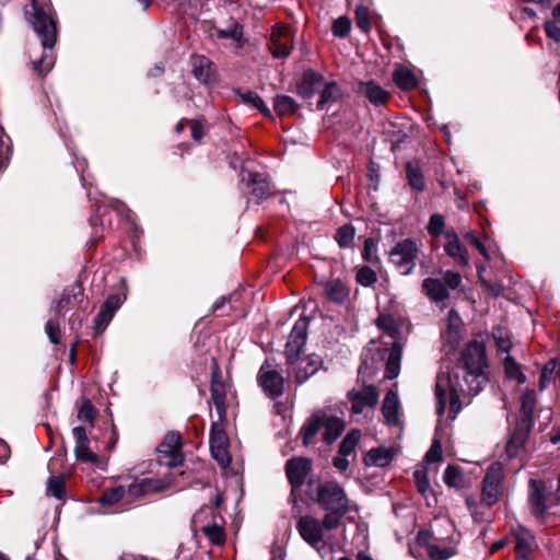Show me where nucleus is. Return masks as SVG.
<instances>
[{
	"mask_svg": "<svg viewBox=\"0 0 560 560\" xmlns=\"http://www.w3.org/2000/svg\"><path fill=\"white\" fill-rule=\"evenodd\" d=\"M488 362L486 346L482 340H472L466 345L460 353L456 366L442 370L436 377L435 398L436 412L442 415L448 405V417L455 419L462 410L459 395L475 396L488 383Z\"/></svg>",
	"mask_w": 560,
	"mask_h": 560,
	"instance_id": "f257e3e1",
	"label": "nucleus"
},
{
	"mask_svg": "<svg viewBox=\"0 0 560 560\" xmlns=\"http://www.w3.org/2000/svg\"><path fill=\"white\" fill-rule=\"evenodd\" d=\"M375 323L390 339V342L384 341L383 343L392 347L388 349L376 341H370L361 355L362 366L360 372L362 369L377 368V362L386 360L385 377L393 380L399 374L402 352L401 340L410 332L411 324L405 306L393 296H389L386 304L381 307Z\"/></svg>",
	"mask_w": 560,
	"mask_h": 560,
	"instance_id": "f03ea898",
	"label": "nucleus"
},
{
	"mask_svg": "<svg viewBox=\"0 0 560 560\" xmlns=\"http://www.w3.org/2000/svg\"><path fill=\"white\" fill-rule=\"evenodd\" d=\"M34 32L40 39L43 54L39 57H31L34 72L45 77L54 67L55 55L52 48L57 42V26L51 13L33 3V14L30 19Z\"/></svg>",
	"mask_w": 560,
	"mask_h": 560,
	"instance_id": "7ed1b4c3",
	"label": "nucleus"
},
{
	"mask_svg": "<svg viewBox=\"0 0 560 560\" xmlns=\"http://www.w3.org/2000/svg\"><path fill=\"white\" fill-rule=\"evenodd\" d=\"M316 503L326 512L325 525L328 528H337L349 511V499L343 488L336 481L318 485Z\"/></svg>",
	"mask_w": 560,
	"mask_h": 560,
	"instance_id": "20e7f679",
	"label": "nucleus"
},
{
	"mask_svg": "<svg viewBox=\"0 0 560 560\" xmlns=\"http://www.w3.org/2000/svg\"><path fill=\"white\" fill-rule=\"evenodd\" d=\"M453 534V524L446 517H436L428 532L422 529V542L429 538L438 541V544H432L428 547L431 560H447L456 555L457 540Z\"/></svg>",
	"mask_w": 560,
	"mask_h": 560,
	"instance_id": "39448f33",
	"label": "nucleus"
},
{
	"mask_svg": "<svg viewBox=\"0 0 560 560\" xmlns=\"http://www.w3.org/2000/svg\"><path fill=\"white\" fill-rule=\"evenodd\" d=\"M332 529L325 525V516L319 521L312 515H303L296 522V530L301 538L318 553L325 550L328 545L325 532Z\"/></svg>",
	"mask_w": 560,
	"mask_h": 560,
	"instance_id": "423d86ee",
	"label": "nucleus"
},
{
	"mask_svg": "<svg viewBox=\"0 0 560 560\" xmlns=\"http://www.w3.org/2000/svg\"><path fill=\"white\" fill-rule=\"evenodd\" d=\"M462 278L459 273L454 271H446L442 279H425L422 283L428 298L440 304L441 307L445 306V301L450 298V290H455L459 287Z\"/></svg>",
	"mask_w": 560,
	"mask_h": 560,
	"instance_id": "0eeeda50",
	"label": "nucleus"
},
{
	"mask_svg": "<svg viewBox=\"0 0 560 560\" xmlns=\"http://www.w3.org/2000/svg\"><path fill=\"white\" fill-rule=\"evenodd\" d=\"M503 466L495 462L489 466L482 481L481 501L487 506L493 505L502 493Z\"/></svg>",
	"mask_w": 560,
	"mask_h": 560,
	"instance_id": "6e6552de",
	"label": "nucleus"
},
{
	"mask_svg": "<svg viewBox=\"0 0 560 560\" xmlns=\"http://www.w3.org/2000/svg\"><path fill=\"white\" fill-rule=\"evenodd\" d=\"M210 451L212 457L220 466L226 467L230 465L229 439L224 430V422H220L219 420L211 425Z\"/></svg>",
	"mask_w": 560,
	"mask_h": 560,
	"instance_id": "1a4fd4ad",
	"label": "nucleus"
},
{
	"mask_svg": "<svg viewBox=\"0 0 560 560\" xmlns=\"http://www.w3.org/2000/svg\"><path fill=\"white\" fill-rule=\"evenodd\" d=\"M557 501V494L546 493V486L542 481L529 480L528 502L533 515L541 517L545 511L556 504Z\"/></svg>",
	"mask_w": 560,
	"mask_h": 560,
	"instance_id": "9d476101",
	"label": "nucleus"
},
{
	"mask_svg": "<svg viewBox=\"0 0 560 560\" xmlns=\"http://www.w3.org/2000/svg\"><path fill=\"white\" fill-rule=\"evenodd\" d=\"M307 326L308 322L304 317L295 322L284 348L287 364H292L294 360L300 358L307 339Z\"/></svg>",
	"mask_w": 560,
	"mask_h": 560,
	"instance_id": "9b49d317",
	"label": "nucleus"
},
{
	"mask_svg": "<svg viewBox=\"0 0 560 560\" xmlns=\"http://www.w3.org/2000/svg\"><path fill=\"white\" fill-rule=\"evenodd\" d=\"M160 459L167 466H178L183 463L182 436L178 432H168L158 446Z\"/></svg>",
	"mask_w": 560,
	"mask_h": 560,
	"instance_id": "f8f14e48",
	"label": "nucleus"
},
{
	"mask_svg": "<svg viewBox=\"0 0 560 560\" xmlns=\"http://www.w3.org/2000/svg\"><path fill=\"white\" fill-rule=\"evenodd\" d=\"M323 365L319 355L310 354L307 357L294 360V363L288 364V375L293 376L298 384H303L314 375Z\"/></svg>",
	"mask_w": 560,
	"mask_h": 560,
	"instance_id": "ddd939ff",
	"label": "nucleus"
},
{
	"mask_svg": "<svg viewBox=\"0 0 560 560\" xmlns=\"http://www.w3.org/2000/svg\"><path fill=\"white\" fill-rule=\"evenodd\" d=\"M351 401V411L355 415L363 413L366 409H374L378 402V392L375 386L369 385L348 393Z\"/></svg>",
	"mask_w": 560,
	"mask_h": 560,
	"instance_id": "4468645a",
	"label": "nucleus"
},
{
	"mask_svg": "<svg viewBox=\"0 0 560 560\" xmlns=\"http://www.w3.org/2000/svg\"><path fill=\"white\" fill-rule=\"evenodd\" d=\"M257 381L270 398H277L283 394L282 375L278 371L270 369L267 362L261 365Z\"/></svg>",
	"mask_w": 560,
	"mask_h": 560,
	"instance_id": "2eb2a0df",
	"label": "nucleus"
},
{
	"mask_svg": "<svg viewBox=\"0 0 560 560\" xmlns=\"http://www.w3.org/2000/svg\"><path fill=\"white\" fill-rule=\"evenodd\" d=\"M355 92L375 107L384 106L392 96L389 91L374 80L360 81Z\"/></svg>",
	"mask_w": 560,
	"mask_h": 560,
	"instance_id": "dca6fc26",
	"label": "nucleus"
},
{
	"mask_svg": "<svg viewBox=\"0 0 560 560\" xmlns=\"http://www.w3.org/2000/svg\"><path fill=\"white\" fill-rule=\"evenodd\" d=\"M168 481L160 478H143L128 486V502L165 490Z\"/></svg>",
	"mask_w": 560,
	"mask_h": 560,
	"instance_id": "f3484780",
	"label": "nucleus"
},
{
	"mask_svg": "<svg viewBox=\"0 0 560 560\" xmlns=\"http://www.w3.org/2000/svg\"><path fill=\"white\" fill-rule=\"evenodd\" d=\"M269 49L277 59L287 58L290 55L292 45L289 32L284 26L277 25L272 28Z\"/></svg>",
	"mask_w": 560,
	"mask_h": 560,
	"instance_id": "a211bd4d",
	"label": "nucleus"
},
{
	"mask_svg": "<svg viewBox=\"0 0 560 560\" xmlns=\"http://www.w3.org/2000/svg\"><path fill=\"white\" fill-rule=\"evenodd\" d=\"M125 298L122 299L118 294H112L105 300L94 319L96 332L101 334L105 330L116 311L121 306Z\"/></svg>",
	"mask_w": 560,
	"mask_h": 560,
	"instance_id": "6ab92c4d",
	"label": "nucleus"
},
{
	"mask_svg": "<svg viewBox=\"0 0 560 560\" xmlns=\"http://www.w3.org/2000/svg\"><path fill=\"white\" fill-rule=\"evenodd\" d=\"M513 536L517 560H532L536 547L534 535L527 528L518 526L513 530Z\"/></svg>",
	"mask_w": 560,
	"mask_h": 560,
	"instance_id": "aec40b11",
	"label": "nucleus"
},
{
	"mask_svg": "<svg viewBox=\"0 0 560 560\" xmlns=\"http://www.w3.org/2000/svg\"><path fill=\"white\" fill-rule=\"evenodd\" d=\"M382 415L387 425L397 428L401 425L400 401L394 389H389L384 397Z\"/></svg>",
	"mask_w": 560,
	"mask_h": 560,
	"instance_id": "412c9836",
	"label": "nucleus"
},
{
	"mask_svg": "<svg viewBox=\"0 0 560 560\" xmlns=\"http://www.w3.org/2000/svg\"><path fill=\"white\" fill-rule=\"evenodd\" d=\"M310 470L311 462L306 458H292L287 462L285 472L293 490L303 486Z\"/></svg>",
	"mask_w": 560,
	"mask_h": 560,
	"instance_id": "4be33fe9",
	"label": "nucleus"
},
{
	"mask_svg": "<svg viewBox=\"0 0 560 560\" xmlns=\"http://www.w3.org/2000/svg\"><path fill=\"white\" fill-rule=\"evenodd\" d=\"M397 454V450L393 446H377L371 448L364 456L363 462L366 466L386 467Z\"/></svg>",
	"mask_w": 560,
	"mask_h": 560,
	"instance_id": "5701e85b",
	"label": "nucleus"
},
{
	"mask_svg": "<svg viewBox=\"0 0 560 560\" xmlns=\"http://www.w3.org/2000/svg\"><path fill=\"white\" fill-rule=\"evenodd\" d=\"M191 67L194 77L201 83L208 84L213 80L214 67L212 61L202 55L191 57Z\"/></svg>",
	"mask_w": 560,
	"mask_h": 560,
	"instance_id": "b1692460",
	"label": "nucleus"
},
{
	"mask_svg": "<svg viewBox=\"0 0 560 560\" xmlns=\"http://www.w3.org/2000/svg\"><path fill=\"white\" fill-rule=\"evenodd\" d=\"M323 441L332 444L343 432L345 421L340 417L323 411Z\"/></svg>",
	"mask_w": 560,
	"mask_h": 560,
	"instance_id": "393cba45",
	"label": "nucleus"
},
{
	"mask_svg": "<svg viewBox=\"0 0 560 560\" xmlns=\"http://www.w3.org/2000/svg\"><path fill=\"white\" fill-rule=\"evenodd\" d=\"M323 82L324 78L322 74L312 69L305 70L301 82L298 84V94L303 98H311Z\"/></svg>",
	"mask_w": 560,
	"mask_h": 560,
	"instance_id": "a878e982",
	"label": "nucleus"
},
{
	"mask_svg": "<svg viewBox=\"0 0 560 560\" xmlns=\"http://www.w3.org/2000/svg\"><path fill=\"white\" fill-rule=\"evenodd\" d=\"M529 430L530 425H527L525 422L516 423L505 446V452L510 458L517 455L518 451L522 448L527 439Z\"/></svg>",
	"mask_w": 560,
	"mask_h": 560,
	"instance_id": "bb28decb",
	"label": "nucleus"
},
{
	"mask_svg": "<svg viewBox=\"0 0 560 560\" xmlns=\"http://www.w3.org/2000/svg\"><path fill=\"white\" fill-rule=\"evenodd\" d=\"M210 392L211 400L215 407V411L218 415V420L220 422H224L226 419V389L224 383L213 377L211 382Z\"/></svg>",
	"mask_w": 560,
	"mask_h": 560,
	"instance_id": "cd10ccee",
	"label": "nucleus"
},
{
	"mask_svg": "<svg viewBox=\"0 0 560 560\" xmlns=\"http://www.w3.org/2000/svg\"><path fill=\"white\" fill-rule=\"evenodd\" d=\"M83 295V289L80 283L74 282L71 285H68L63 292L61 298L55 303L51 307V311L57 315L61 314L68 305L73 302H80L79 298Z\"/></svg>",
	"mask_w": 560,
	"mask_h": 560,
	"instance_id": "c85d7f7f",
	"label": "nucleus"
},
{
	"mask_svg": "<svg viewBox=\"0 0 560 560\" xmlns=\"http://www.w3.org/2000/svg\"><path fill=\"white\" fill-rule=\"evenodd\" d=\"M413 247H393L389 252L390 260L397 265L400 273H409L416 266L413 257L410 256V252Z\"/></svg>",
	"mask_w": 560,
	"mask_h": 560,
	"instance_id": "c756f323",
	"label": "nucleus"
},
{
	"mask_svg": "<svg viewBox=\"0 0 560 560\" xmlns=\"http://www.w3.org/2000/svg\"><path fill=\"white\" fill-rule=\"evenodd\" d=\"M323 430V411L313 413L301 429L302 441L305 446L311 445L315 436Z\"/></svg>",
	"mask_w": 560,
	"mask_h": 560,
	"instance_id": "7c9ffc66",
	"label": "nucleus"
},
{
	"mask_svg": "<svg viewBox=\"0 0 560 560\" xmlns=\"http://www.w3.org/2000/svg\"><path fill=\"white\" fill-rule=\"evenodd\" d=\"M427 230L429 234L432 236L445 234L447 245H457L458 243V238L454 232L445 231L444 218L439 213L431 215L429 223L427 225Z\"/></svg>",
	"mask_w": 560,
	"mask_h": 560,
	"instance_id": "2f4dec72",
	"label": "nucleus"
},
{
	"mask_svg": "<svg viewBox=\"0 0 560 560\" xmlns=\"http://www.w3.org/2000/svg\"><path fill=\"white\" fill-rule=\"evenodd\" d=\"M324 293L329 301L341 304L349 296V289L341 280L332 279L326 282Z\"/></svg>",
	"mask_w": 560,
	"mask_h": 560,
	"instance_id": "473e14b6",
	"label": "nucleus"
},
{
	"mask_svg": "<svg viewBox=\"0 0 560 560\" xmlns=\"http://www.w3.org/2000/svg\"><path fill=\"white\" fill-rule=\"evenodd\" d=\"M393 81L402 91H409L417 86L416 74L405 66H397L393 72Z\"/></svg>",
	"mask_w": 560,
	"mask_h": 560,
	"instance_id": "72a5a7b5",
	"label": "nucleus"
},
{
	"mask_svg": "<svg viewBox=\"0 0 560 560\" xmlns=\"http://www.w3.org/2000/svg\"><path fill=\"white\" fill-rule=\"evenodd\" d=\"M522 418L518 422H525L527 425H532L533 415L536 406V394L534 390L527 389L522 395Z\"/></svg>",
	"mask_w": 560,
	"mask_h": 560,
	"instance_id": "f704fd0d",
	"label": "nucleus"
},
{
	"mask_svg": "<svg viewBox=\"0 0 560 560\" xmlns=\"http://www.w3.org/2000/svg\"><path fill=\"white\" fill-rule=\"evenodd\" d=\"M237 95L240 96V98L242 100V102L244 104L258 109L265 116H268V117L271 116L270 109L268 108V106L265 104L262 98L256 92L238 91Z\"/></svg>",
	"mask_w": 560,
	"mask_h": 560,
	"instance_id": "c9c22d12",
	"label": "nucleus"
},
{
	"mask_svg": "<svg viewBox=\"0 0 560 560\" xmlns=\"http://www.w3.org/2000/svg\"><path fill=\"white\" fill-rule=\"evenodd\" d=\"M252 196L256 198L257 202L262 201L270 195V185L259 174H253L250 176Z\"/></svg>",
	"mask_w": 560,
	"mask_h": 560,
	"instance_id": "e433bc0d",
	"label": "nucleus"
},
{
	"mask_svg": "<svg viewBox=\"0 0 560 560\" xmlns=\"http://www.w3.org/2000/svg\"><path fill=\"white\" fill-rule=\"evenodd\" d=\"M124 498L128 500V488L126 489L124 486H116L105 490L98 499V503L103 505H113L121 501Z\"/></svg>",
	"mask_w": 560,
	"mask_h": 560,
	"instance_id": "4c0bfd02",
	"label": "nucleus"
},
{
	"mask_svg": "<svg viewBox=\"0 0 560 560\" xmlns=\"http://www.w3.org/2000/svg\"><path fill=\"white\" fill-rule=\"evenodd\" d=\"M443 460V451H442V438L439 432L435 433V436L432 441V444L424 456V462L427 465L440 464Z\"/></svg>",
	"mask_w": 560,
	"mask_h": 560,
	"instance_id": "58836bf2",
	"label": "nucleus"
},
{
	"mask_svg": "<svg viewBox=\"0 0 560 560\" xmlns=\"http://www.w3.org/2000/svg\"><path fill=\"white\" fill-rule=\"evenodd\" d=\"M273 108L278 115H291L299 108L298 103L288 95H278L273 102Z\"/></svg>",
	"mask_w": 560,
	"mask_h": 560,
	"instance_id": "ea45409f",
	"label": "nucleus"
},
{
	"mask_svg": "<svg viewBox=\"0 0 560 560\" xmlns=\"http://www.w3.org/2000/svg\"><path fill=\"white\" fill-rule=\"evenodd\" d=\"M361 439V431L358 429H352L347 433V435L342 439L339 445V454L343 456H349L352 454Z\"/></svg>",
	"mask_w": 560,
	"mask_h": 560,
	"instance_id": "a19ab883",
	"label": "nucleus"
},
{
	"mask_svg": "<svg viewBox=\"0 0 560 560\" xmlns=\"http://www.w3.org/2000/svg\"><path fill=\"white\" fill-rule=\"evenodd\" d=\"M340 94L339 86L336 82H328L320 92L317 107L323 109L327 104L335 102Z\"/></svg>",
	"mask_w": 560,
	"mask_h": 560,
	"instance_id": "79ce46f5",
	"label": "nucleus"
},
{
	"mask_svg": "<svg viewBox=\"0 0 560 560\" xmlns=\"http://www.w3.org/2000/svg\"><path fill=\"white\" fill-rule=\"evenodd\" d=\"M504 371L509 378L516 380L518 384H523L526 381L525 374L521 371V366L516 363V361L511 357L506 355L504 361Z\"/></svg>",
	"mask_w": 560,
	"mask_h": 560,
	"instance_id": "37998d69",
	"label": "nucleus"
},
{
	"mask_svg": "<svg viewBox=\"0 0 560 560\" xmlns=\"http://www.w3.org/2000/svg\"><path fill=\"white\" fill-rule=\"evenodd\" d=\"M113 208L117 212V214L126 221L130 230H133V236L136 237L138 233V228L136 226L132 211L124 202L118 200H116L113 203Z\"/></svg>",
	"mask_w": 560,
	"mask_h": 560,
	"instance_id": "c03bdc74",
	"label": "nucleus"
},
{
	"mask_svg": "<svg viewBox=\"0 0 560 560\" xmlns=\"http://www.w3.org/2000/svg\"><path fill=\"white\" fill-rule=\"evenodd\" d=\"M357 281L363 287H370L377 280L376 272L369 266L359 267L355 275Z\"/></svg>",
	"mask_w": 560,
	"mask_h": 560,
	"instance_id": "a18cd8bd",
	"label": "nucleus"
},
{
	"mask_svg": "<svg viewBox=\"0 0 560 560\" xmlns=\"http://www.w3.org/2000/svg\"><path fill=\"white\" fill-rule=\"evenodd\" d=\"M202 532L214 545H222L225 541L224 530L217 524L205 526Z\"/></svg>",
	"mask_w": 560,
	"mask_h": 560,
	"instance_id": "49530a36",
	"label": "nucleus"
},
{
	"mask_svg": "<svg viewBox=\"0 0 560 560\" xmlns=\"http://www.w3.org/2000/svg\"><path fill=\"white\" fill-rule=\"evenodd\" d=\"M90 442L85 443H75L74 453L79 460L85 463H96L98 457L95 453H93L89 447Z\"/></svg>",
	"mask_w": 560,
	"mask_h": 560,
	"instance_id": "de8ad7c7",
	"label": "nucleus"
},
{
	"mask_svg": "<svg viewBox=\"0 0 560 560\" xmlns=\"http://www.w3.org/2000/svg\"><path fill=\"white\" fill-rule=\"evenodd\" d=\"M47 491L56 499H62L66 494V487L62 477H50L48 479Z\"/></svg>",
	"mask_w": 560,
	"mask_h": 560,
	"instance_id": "09e8293b",
	"label": "nucleus"
},
{
	"mask_svg": "<svg viewBox=\"0 0 560 560\" xmlns=\"http://www.w3.org/2000/svg\"><path fill=\"white\" fill-rule=\"evenodd\" d=\"M443 479L448 487H459L463 479L459 467L448 465L444 471Z\"/></svg>",
	"mask_w": 560,
	"mask_h": 560,
	"instance_id": "8fccbe9b",
	"label": "nucleus"
},
{
	"mask_svg": "<svg viewBox=\"0 0 560 560\" xmlns=\"http://www.w3.org/2000/svg\"><path fill=\"white\" fill-rule=\"evenodd\" d=\"M355 23L357 26L364 33L370 32L371 21L369 9L364 5H358L355 9Z\"/></svg>",
	"mask_w": 560,
	"mask_h": 560,
	"instance_id": "3c124183",
	"label": "nucleus"
},
{
	"mask_svg": "<svg viewBox=\"0 0 560 560\" xmlns=\"http://www.w3.org/2000/svg\"><path fill=\"white\" fill-rule=\"evenodd\" d=\"M355 230L351 224H345L337 230L336 241L338 245H349L353 242Z\"/></svg>",
	"mask_w": 560,
	"mask_h": 560,
	"instance_id": "603ef678",
	"label": "nucleus"
},
{
	"mask_svg": "<svg viewBox=\"0 0 560 560\" xmlns=\"http://www.w3.org/2000/svg\"><path fill=\"white\" fill-rule=\"evenodd\" d=\"M493 339L499 350L502 352H509L511 349V340L509 334L503 328L493 329Z\"/></svg>",
	"mask_w": 560,
	"mask_h": 560,
	"instance_id": "864d4df0",
	"label": "nucleus"
},
{
	"mask_svg": "<svg viewBox=\"0 0 560 560\" xmlns=\"http://www.w3.org/2000/svg\"><path fill=\"white\" fill-rule=\"evenodd\" d=\"M351 30V21L348 16H339L332 23V33L335 36L343 38L348 36Z\"/></svg>",
	"mask_w": 560,
	"mask_h": 560,
	"instance_id": "5fc2aeb1",
	"label": "nucleus"
},
{
	"mask_svg": "<svg viewBox=\"0 0 560 560\" xmlns=\"http://www.w3.org/2000/svg\"><path fill=\"white\" fill-rule=\"evenodd\" d=\"M406 173L409 184L416 190H420V168L417 161L408 162Z\"/></svg>",
	"mask_w": 560,
	"mask_h": 560,
	"instance_id": "6e6d98bb",
	"label": "nucleus"
},
{
	"mask_svg": "<svg viewBox=\"0 0 560 560\" xmlns=\"http://www.w3.org/2000/svg\"><path fill=\"white\" fill-rule=\"evenodd\" d=\"M95 418V408L89 399L82 401L78 411V419L83 422L93 423Z\"/></svg>",
	"mask_w": 560,
	"mask_h": 560,
	"instance_id": "4d7b16f0",
	"label": "nucleus"
},
{
	"mask_svg": "<svg viewBox=\"0 0 560 560\" xmlns=\"http://www.w3.org/2000/svg\"><path fill=\"white\" fill-rule=\"evenodd\" d=\"M217 35L219 38H232L238 42L243 35V30L238 23H233L230 27L225 30L218 28Z\"/></svg>",
	"mask_w": 560,
	"mask_h": 560,
	"instance_id": "13d9d810",
	"label": "nucleus"
},
{
	"mask_svg": "<svg viewBox=\"0 0 560 560\" xmlns=\"http://www.w3.org/2000/svg\"><path fill=\"white\" fill-rule=\"evenodd\" d=\"M45 331L49 338V340L55 343V345H58L59 341H60V328H59V324L57 322H55L54 319H48L46 325H45Z\"/></svg>",
	"mask_w": 560,
	"mask_h": 560,
	"instance_id": "bf43d9fd",
	"label": "nucleus"
},
{
	"mask_svg": "<svg viewBox=\"0 0 560 560\" xmlns=\"http://www.w3.org/2000/svg\"><path fill=\"white\" fill-rule=\"evenodd\" d=\"M447 254L460 265H468L467 247H445Z\"/></svg>",
	"mask_w": 560,
	"mask_h": 560,
	"instance_id": "052dcab7",
	"label": "nucleus"
},
{
	"mask_svg": "<svg viewBox=\"0 0 560 560\" xmlns=\"http://www.w3.org/2000/svg\"><path fill=\"white\" fill-rule=\"evenodd\" d=\"M191 130V138L200 142L205 136V125L200 119H191L188 121Z\"/></svg>",
	"mask_w": 560,
	"mask_h": 560,
	"instance_id": "680f3d73",
	"label": "nucleus"
},
{
	"mask_svg": "<svg viewBox=\"0 0 560 560\" xmlns=\"http://www.w3.org/2000/svg\"><path fill=\"white\" fill-rule=\"evenodd\" d=\"M545 32L549 38L560 42V27L557 21H547L545 23Z\"/></svg>",
	"mask_w": 560,
	"mask_h": 560,
	"instance_id": "e2e57ef3",
	"label": "nucleus"
},
{
	"mask_svg": "<svg viewBox=\"0 0 560 560\" xmlns=\"http://www.w3.org/2000/svg\"><path fill=\"white\" fill-rule=\"evenodd\" d=\"M541 373L548 375L549 377H551L552 374H556V376L560 378V363L557 360L548 361L545 364Z\"/></svg>",
	"mask_w": 560,
	"mask_h": 560,
	"instance_id": "0e129e2a",
	"label": "nucleus"
},
{
	"mask_svg": "<svg viewBox=\"0 0 560 560\" xmlns=\"http://www.w3.org/2000/svg\"><path fill=\"white\" fill-rule=\"evenodd\" d=\"M72 434H73V438L75 439V443L89 442L86 431L83 427H74L72 429Z\"/></svg>",
	"mask_w": 560,
	"mask_h": 560,
	"instance_id": "69168bd1",
	"label": "nucleus"
},
{
	"mask_svg": "<svg viewBox=\"0 0 560 560\" xmlns=\"http://www.w3.org/2000/svg\"><path fill=\"white\" fill-rule=\"evenodd\" d=\"M482 284L487 288L488 292L492 296H499L503 292V287L500 283H490L486 280H482Z\"/></svg>",
	"mask_w": 560,
	"mask_h": 560,
	"instance_id": "338daca9",
	"label": "nucleus"
},
{
	"mask_svg": "<svg viewBox=\"0 0 560 560\" xmlns=\"http://www.w3.org/2000/svg\"><path fill=\"white\" fill-rule=\"evenodd\" d=\"M460 325V317L457 312L451 310L448 313V326L451 329H458Z\"/></svg>",
	"mask_w": 560,
	"mask_h": 560,
	"instance_id": "774afa93",
	"label": "nucleus"
}]
</instances>
